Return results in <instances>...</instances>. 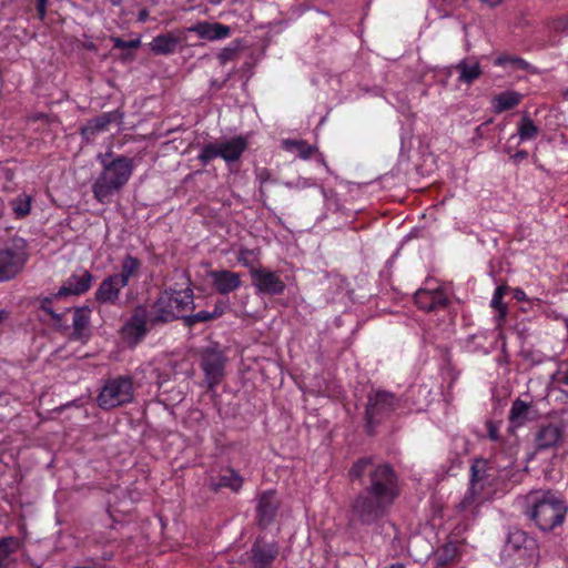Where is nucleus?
Instances as JSON below:
<instances>
[{"mask_svg": "<svg viewBox=\"0 0 568 568\" xmlns=\"http://www.w3.org/2000/svg\"><path fill=\"white\" fill-rule=\"evenodd\" d=\"M505 292V286H498L495 290L493 298L490 301V306L497 312L498 324L504 321L507 314V306L503 303Z\"/></svg>", "mask_w": 568, "mask_h": 568, "instance_id": "nucleus-35", "label": "nucleus"}, {"mask_svg": "<svg viewBox=\"0 0 568 568\" xmlns=\"http://www.w3.org/2000/svg\"><path fill=\"white\" fill-rule=\"evenodd\" d=\"M488 436L491 440H495V442L498 440L499 439L498 429L495 426L490 425L489 429H488Z\"/></svg>", "mask_w": 568, "mask_h": 568, "instance_id": "nucleus-46", "label": "nucleus"}, {"mask_svg": "<svg viewBox=\"0 0 568 568\" xmlns=\"http://www.w3.org/2000/svg\"><path fill=\"white\" fill-rule=\"evenodd\" d=\"M214 288L223 295L239 290L242 285L241 274L229 270H214L209 273Z\"/></svg>", "mask_w": 568, "mask_h": 568, "instance_id": "nucleus-17", "label": "nucleus"}, {"mask_svg": "<svg viewBox=\"0 0 568 568\" xmlns=\"http://www.w3.org/2000/svg\"><path fill=\"white\" fill-rule=\"evenodd\" d=\"M455 69L458 72V81L470 84L481 74V68L478 62L464 59L459 61Z\"/></svg>", "mask_w": 568, "mask_h": 568, "instance_id": "nucleus-27", "label": "nucleus"}, {"mask_svg": "<svg viewBox=\"0 0 568 568\" xmlns=\"http://www.w3.org/2000/svg\"><path fill=\"white\" fill-rule=\"evenodd\" d=\"M150 308L153 313V322L159 324L172 322L193 308V291L190 287L179 291L166 290L159 295Z\"/></svg>", "mask_w": 568, "mask_h": 568, "instance_id": "nucleus-3", "label": "nucleus"}, {"mask_svg": "<svg viewBox=\"0 0 568 568\" xmlns=\"http://www.w3.org/2000/svg\"><path fill=\"white\" fill-rule=\"evenodd\" d=\"M152 320L151 308L144 305L136 306L121 328L123 341L132 347L136 346L152 327L159 325L158 322Z\"/></svg>", "mask_w": 568, "mask_h": 568, "instance_id": "nucleus-6", "label": "nucleus"}, {"mask_svg": "<svg viewBox=\"0 0 568 568\" xmlns=\"http://www.w3.org/2000/svg\"><path fill=\"white\" fill-rule=\"evenodd\" d=\"M458 556V546L456 542L449 541L445 544L438 551V564L446 565L455 560Z\"/></svg>", "mask_w": 568, "mask_h": 568, "instance_id": "nucleus-37", "label": "nucleus"}, {"mask_svg": "<svg viewBox=\"0 0 568 568\" xmlns=\"http://www.w3.org/2000/svg\"><path fill=\"white\" fill-rule=\"evenodd\" d=\"M523 100V94L516 91H504L495 95L491 105L495 113H501L517 106Z\"/></svg>", "mask_w": 568, "mask_h": 568, "instance_id": "nucleus-26", "label": "nucleus"}, {"mask_svg": "<svg viewBox=\"0 0 568 568\" xmlns=\"http://www.w3.org/2000/svg\"><path fill=\"white\" fill-rule=\"evenodd\" d=\"M315 185V182L307 178L298 176L294 181H286L284 182V186L287 189H296V190H303L307 187H312Z\"/></svg>", "mask_w": 568, "mask_h": 568, "instance_id": "nucleus-41", "label": "nucleus"}, {"mask_svg": "<svg viewBox=\"0 0 568 568\" xmlns=\"http://www.w3.org/2000/svg\"><path fill=\"white\" fill-rule=\"evenodd\" d=\"M141 268V261L130 254L125 255L121 263V272L113 274L118 280L126 286L131 277L139 275Z\"/></svg>", "mask_w": 568, "mask_h": 568, "instance_id": "nucleus-28", "label": "nucleus"}, {"mask_svg": "<svg viewBox=\"0 0 568 568\" xmlns=\"http://www.w3.org/2000/svg\"><path fill=\"white\" fill-rule=\"evenodd\" d=\"M93 276L90 272L83 271L81 274H73L68 277L54 297H64L69 295H81L89 291Z\"/></svg>", "mask_w": 568, "mask_h": 568, "instance_id": "nucleus-18", "label": "nucleus"}, {"mask_svg": "<svg viewBox=\"0 0 568 568\" xmlns=\"http://www.w3.org/2000/svg\"><path fill=\"white\" fill-rule=\"evenodd\" d=\"M102 171L92 184L94 199L102 204L109 203L113 194L120 192L132 176L133 160L119 155L110 162L101 161Z\"/></svg>", "mask_w": 568, "mask_h": 568, "instance_id": "nucleus-2", "label": "nucleus"}, {"mask_svg": "<svg viewBox=\"0 0 568 568\" xmlns=\"http://www.w3.org/2000/svg\"><path fill=\"white\" fill-rule=\"evenodd\" d=\"M280 503L275 490H265L256 497V513L258 524L268 526L275 518Z\"/></svg>", "mask_w": 568, "mask_h": 568, "instance_id": "nucleus-16", "label": "nucleus"}, {"mask_svg": "<svg viewBox=\"0 0 568 568\" xmlns=\"http://www.w3.org/2000/svg\"><path fill=\"white\" fill-rule=\"evenodd\" d=\"M32 197L26 193H22L14 197L10 205L17 217H24L30 213Z\"/></svg>", "mask_w": 568, "mask_h": 568, "instance_id": "nucleus-33", "label": "nucleus"}, {"mask_svg": "<svg viewBox=\"0 0 568 568\" xmlns=\"http://www.w3.org/2000/svg\"><path fill=\"white\" fill-rule=\"evenodd\" d=\"M565 501L550 490H534L526 496L525 514L542 531H551L566 517Z\"/></svg>", "mask_w": 568, "mask_h": 568, "instance_id": "nucleus-1", "label": "nucleus"}, {"mask_svg": "<svg viewBox=\"0 0 568 568\" xmlns=\"http://www.w3.org/2000/svg\"><path fill=\"white\" fill-rule=\"evenodd\" d=\"M509 61L523 69L526 68V65H527V63L520 58H511V59H509Z\"/></svg>", "mask_w": 568, "mask_h": 568, "instance_id": "nucleus-47", "label": "nucleus"}, {"mask_svg": "<svg viewBox=\"0 0 568 568\" xmlns=\"http://www.w3.org/2000/svg\"><path fill=\"white\" fill-rule=\"evenodd\" d=\"M243 479L233 469H225L219 477V481L211 480L210 487L217 490L222 487H227L233 491H239L242 487Z\"/></svg>", "mask_w": 568, "mask_h": 568, "instance_id": "nucleus-30", "label": "nucleus"}, {"mask_svg": "<svg viewBox=\"0 0 568 568\" xmlns=\"http://www.w3.org/2000/svg\"><path fill=\"white\" fill-rule=\"evenodd\" d=\"M251 276L257 294L281 295L286 288L280 274L265 267L252 268Z\"/></svg>", "mask_w": 568, "mask_h": 568, "instance_id": "nucleus-13", "label": "nucleus"}, {"mask_svg": "<svg viewBox=\"0 0 568 568\" xmlns=\"http://www.w3.org/2000/svg\"><path fill=\"white\" fill-rule=\"evenodd\" d=\"M565 438V428L560 424L549 423L541 425L535 434V447L537 450L557 448Z\"/></svg>", "mask_w": 568, "mask_h": 568, "instance_id": "nucleus-15", "label": "nucleus"}, {"mask_svg": "<svg viewBox=\"0 0 568 568\" xmlns=\"http://www.w3.org/2000/svg\"><path fill=\"white\" fill-rule=\"evenodd\" d=\"M181 41L182 38L179 34L174 32H168L156 36L150 42V49L155 54L169 55L175 52Z\"/></svg>", "mask_w": 568, "mask_h": 568, "instance_id": "nucleus-24", "label": "nucleus"}, {"mask_svg": "<svg viewBox=\"0 0 568 568\" xmlns=\"http://www.w3.org/2000/svg\"><path fill=\"white\" fill-rule=\"evenodd\" d=\"M189 32L195 33L199 38L216 41L221 39H225L231 34V28L229 26L219 23V22H207L202 21L190 28H187Z\"/></svg>", "mask_w": 568, "mask_h": 568, "instance_id": "nucleus-23", "label": "nucleus"}, {"mask_svg": "<svg viewBox=\"0 0 568 568\" xmlns=\"http://www.w3.org/2000/svg\"><path fill=\"white\" fill-rule=\"evenodd\" d=\"M7 318V313L4 311H0V323Z\"/></svg>", "mask_w": 568, "mask_h": 568, "instance_id": "nucleus-58", "label": "nucleus"}, {"mask_svg": "<svg viewBox=\"0 0 568 568\" xmlns=\"http://www.w3.org/2000/svg\"><path fill=\"white\" fill-rule=\"evenodd\" d=\"M247 148V141L243 136H234L231 140L210 143L203 146L197 159L206 165L215 158H222L225 162L237 161Z\"/></svg>", "mask_w": 568, "mask_h": 568, "instance_id": "nucleus-8", "label": "nucleus"}, {"mask_svg": "<svg viewBox=\"0 0 568 568\" xmlns=\"http://www.w3.org/2000/svg\"><path fill=\"white\" fill-rule=\"evenodd\" d=\"M514 158H516V159H525V158H527V152L526 151H519V152H517L514 155Z\"/></svg>", "mask_w": 568, "mask_h": 568, "instance_id": "nucleus-54", "label": "nucleus"}, {"mask_svg": "<svg viewBox=\"0 0 568 568\" xmlns=\"http://www.w3.org/2000/svg\"><path fill=\"white\" fill-rule=\"evenodd\" d=\"M566 28H568V22L566 20L560 19L555 24L556 30H565Z\"/></svg>", "mask_w": 568, "mask_h": 568, "instance_id": "nucleus-48", "label": "nucleus"}, {"mask_svg": "<svg viewBox=\"0 0 568 568\" xmlns=\"http://www.w3.org/2000/svg\"><path fill=\"white\" fill-rule=\"evenodd\" d=\"M12 542H14L13 538H3L0 540V567L11 554L12 549L10 548V544Z\"/></svg>", "mask_w": 568, "mask_h": 568, "instance_id": "nucleus-42", "label": "nucleus"}, {"mask_svg": "<svg viewBox=\"0 0 568 568\" xmlns=\"http://www.w3.org/2000/svg\"><path fill=\"white\" fill-rule=\"evenodd\" d=\"M54 298V294L52 296L40 298L39 307L53 320L55 327L67 328L65 322L63 321V314L54 312L51 307V303Z\"/></svg>", "mask_w": 568, "mask_h": 568, "instance_id": "nucleus-34", "label": "nucleus"}, {"mask_svg": "<svg viewBox=\"0 0 568 568\" xmlns=\"http://www.w3.org/2000/svg\"><path fill=\"white\" fill-rule=\"evenodd\" d=\"M506 551L515 562L511 568H532L539 558L537 541L521 530L509 535Z\"/></svg>", "mask_w": 568, "mask_h": 568, "instance_id": "nucleus-4", "label": "nucleus"}, {"mask_svg": "<svg viewBox=\"0 0 568 568\" xmlns=\"http://www.w3.org/2000/svg\"><path fill=\"white\" fill-rule=\"evenodd\" d=\"M278 555V547L275 542L256 540L251 549V559L254 568H271Z\"/></svg>", "mask_w": 568, "mask_h": 568, "instance_id": "nucleus-20", "label": "nucleus"}, {"mask_svg": "<svg viewBox=\"0 0 568 568\" xmlns=\"http://www.w3.org/2000/svg\"><path fill=\"white\" fill-rule=\"evenodd\" d=\"M113 44L118 49H136L140 47V40L134 39L130 41L122 40L121 38H113Z\"/></svg>", "mask_w": 568, "mask_h": 568, "instance_id": "nucleus-43", "label": "nucleus"}, {"mask_svg": "<svg viewBox=\"0 0 568 568\" xmlns=\"http://www.w3.org/2000/svg\"><path fill=\"white\" fill-rule=\"evenodd\" d=\"M27 261L28 253L23 240H16L10 246L0 248V282L16 277Z\"/></svg>", "mask_w": 568, "mask_h": 568, "instance_id": "nucleus-9", "label": "nucleus"}, {"mask_svg": "<svg viewBox=\"0 0 568 568\" xmlns=\"http://www.w3.org/2000/svg\"><path fill=\"white\" fill-rule=\"evenodd\" d=\"M562 97H564V99H565V100H567V101H568V89H565V90L562 91Z\"/></svg>", "mask_w": 568, "mask_h": 568, "instance_id": "nucleus-59", "label": "nucleus"}, {"mask_svg": "<svg viewBox=\"0 0 568 568\" xmlns=\"http://www.w3.org/2000/svg\"><path fill=\"white\" fill-rule=\"evenodd\" d=\"M91 311L87 307H78L73 311L72 333L70 338L85 344L91 337L90 328Z\"/></svg>", "mask_w": 568, "mask_h": 568, "instance_id": "nucleus-21", "label": "nucleus"}, {"mask_svg": "<svg viewBox=\"0 0 568 568\" xmlns=\"http://www.w3.org/2000/svg\"><path fill=\"white\" fill-rule=\"evenodd\" d=\"M445 2L452 4V6H458L465 2V0H444Z\"/></svg>", "mask_w": 568, "mask_h": 568, "instance_id": "nucleus-53", "label": "nucleus"}, {"mask_svg": "<svg viewBox=\"0 0 568 568\" xmlns=\"http://www.w3.org/2000/svg\"><path fill=\"white\" fill-rule=\"evenodd\" d=\"M282 146L285 151L295 153L302 160H308L317 151L315 145H311L304 140L287 139L282 142Z\"/></svg>", "mask_w": 568, "mask_h": 568, "instance_id": "nucleus-29", "label": "nucleus"}, {"mask_svg": "<svg viewBox=\"0 0 568 568\" xmlns=\"http://www.w3.org/2000/svg\"><path fill=\"white\" fill-rule=\"evenodd\" d=\"M222 314H223V310L213 311V312L201 311V312L195 313L191 317H189V323L192 324V323L211 321V320L220 317Z\"/></svg>", "mask_w": 568, "mask_h": 568, "instance_id": "nucleus-39", "label": "nucleus"}, {"mask_svg": "<svg viewBox=\"0 0 568 568\" xmlns=\"http://www.w3.org/2000/svg\"><path fill=\"white\" fill-rule=\"evenodd\" d=\"M483 3L489 6V7H497L499 6L504 0H480Z\"/></svg>", "mask_w": 568, "mask_h": 568, "instance_id": "nucleus-49", "label": "nucleus"}, {"mask_svg": "<svg viewBox=\"0 0 568 568\" xmlns=\"http://www.w3.org/2000/svg\"><path fill=\"white\" fill-rule=\"evenodd\" d=\"M225 307H226V304H225V303H222V304H221V306H220V305H216V306H215V308H214V311H221V310H223V311H224V308H225Z\"/></svg>", "mask_w": 568, "mask_h": 568, "instance_id": "nucleus-57", "label": "nucleus"}, {"mask_svg": "<svg viewBox=\"0 0 568 568\" xmlns=\"http://www.w3.org/2000/svg\"><path fill=\"white\" fill-rule=\"evenodd\" d=\"M34 1H36V8H37L39 19L44 20L45 14H47L48 0H34Z\"/></svg>", "mask_w": 568, "mask_h": 568, "instance_id": "nucleus-45", "label": "nucleus"}, {"mask_svg": "<svg viewBox=\"0 0 568 568\" xmlns=\"http://www.w3.org/2000/svg\"><path fill=\"white\" fill-rule=\"evenodd\" d=\"M530 405L521 399L513 402L509 410V420L516 425H523L528 419Z\"/></svg>", "mask_w": 568, "mask_h": 568, "instance_id": "nucleus-31", "label": "nucleus"}, {"mask_svg": "<svg viewBox=\"0 0 568 568\" xmlns=\"http://www.w3.org/2000/svg\"><path fill=\"white\" fill-rule=\"evenodd\" d=\"M371 485L366 490L394 503L397 497L396 476L388 465H378L369 471Z\"/></svg>", "mask_w": 568, "mask_h": 568, "instance_id": "nucleus-10", "label": "nucleus"}, {"mask_svg": "<svg viewBox=\"0 0 568 568\" xmlns=\"http://www.w3.org/2000/svg\"><path fill=\"white\" fill-rule=\"evenodd\" d=\"M415 302L420 310L432 312L444 308L448 300L444 291L437 287L418 290L415 294Z\"/></svg>", "mask_w": 568, "mask_h": 568, "instance_id": "nucleus-19", "label": "nucleus"}, {"mask_svg": "<svg viewBox=\"0 0 568 568\" xmlns=\"http://www.w3.org/2000/svg\"><path fill=\"white\" fill-rule=\"evenodd\" d=\"M118 120L116 112H105L101 115L88 121V123L81 129V134L90 140L98 133L106 131L108 126Z\"/></svg>", "mask_w": 568, "mask_h": 568, "instance_id": "nucleus-25", "label": "nucleus"}, {"mask_svg": "<svg viewBox=\"0 0 568 568\" xmlns=\"http://www.w3.org/2000/svg\"><path fill=\"white\" fill-rule=\"evenodd\" d=\"M371 458H361L353 464L349 469V476L352 479H359L365 470H367L372 466Z\"/></svg>", "mask_w": 568, "mask_h": 568, "instance_id": "nucleus-38", "label": "nucleus"}, {"mask_svg": "<svg viewBox=\"0 0 568 568\" xmlns=\"http://www.w3.org/2000/svg\"><path fill=\"white\" fill-rule=\"evenodd\" d=\"M225 358L216 344H211L202 351L201 366L210 387L220 383L224 372Z\"/></svg>", "mask_w": 568, "mask_h": 568, "instance_id": "nucleus-12", "label": "nucleus"}, {"mask_svg": "<svg viewBox=\"0 0 568 568\" xmlns=\"http://www.w3.org/2000/svg\"><path fill=\"white\" fill-rule=\"evenodd\" d=\"M239 53V45H230L222 49L217 55L220 64L225 65L227 62L233 61Z\"/></svg>", "mask_w": 568, "mask_h": 568, "instance_id": "nucleus-40", "label": "nucleus"}, {"mask_svg": "<svg viewBox=\"0 0 568 568\" xmlns=\"http://www.w3.org/2000/svg\"><path fill=\"white\" fill-rule=\"evenodd\" d=\"M149 17V12L144 9L139 12L138 19L140 22H145Z\"/></svg>", "mask_w": 568, "mask_h": 568, "instance_id": "nucleus-50", "label": "nucleus"}, {"mask_svg": "<svg viewBox=\"0 0 568 568\" xmlns=\"http://www.w3.org/2000/svg\"><path fill=\"white\" fill-rule=\"evenodd\" d=\"M539 133L538 126L528 116H523L518 123V135L520 141H529L535 139Z\"/></svg>", "mask_w": 568, "mask_h": 568, "instance_id": "nucleus-32", "label": "nucleus"}, {"mask_svg": "<svg viewBox=\"0 0 568 568\" xmlns=\"http://www.w3.org/2000/svg\"><path fill=\"white\" fill-rule=\"evenodd\" d=\"M125 287L113 274L106 276L95 291V300L101 304L118 303L121 290Z\"/></svg>", "mask_w": 568, "mask_h": 568, "instance_id": "nucleus-22", "label": "nucleus"}, {"mask_svg": "<svg viewBox=\"0 0 568 568\" xmlns=\"http://www.w3.org/2000/svg\"><path fill=\"white\" fill-rule=\"evenodd\" d=\"M255 178L258 181L260 185L262 186L264 183L271 181L272 173L266 168H257L255 169Z\"/></svg>", "mask_w": 568, "mask_h": 568, "instance_id": "nucleus-44", "label": "nucleus"}, {"mask_svg": "<svg viewBox=\"0 0 568 568\" xmlns=\"http://www.w3.org/2000/svg\"><path fill=\"white\" fill-rule=\"evenodd\" d=\"M260 251L251 250L246 247H241L237 253V261L244 267H247L250 271L252 268H257L256 264L258 263Z\"/></svg>", "mask_w": 568, "mask_h": 568, "instance_id": "nucleus-36", "label": "nucleus"}, {"mask_svg": "<svg viewBox=\"0 0 568 568\" xmlns=\"http://www.w3.org/2000/svg\"><path fill=\"white\" fill-rule=\"evenodd\" d=\"M486 474V462L475 460L470 467L469 489L464 499L459 503L458 508L464 511L473 507L477 497L484 489Z\"/></svg>", "mask_w": 568, "mask_h": 568, "instance_id": "nucleus-14", "label": "nucleus"}, {"mask_svg": "<svg viewBox=\"0 0 568 568\" xmlns=\"http://www.w3.org/2000/svg\"><path fill=\"white\" fill-rule=\"evenodd\" d=\"M565 364H568V361L565 362ZM561 383L565 385H568V369L564 373V376L561 378Z\"/></svg>", "mask_w": 568, "mask_h": 568, "instance_id": "nucleus-55", "label": "nucleus"}, {"mask_svg": "<svg viewBox=\"0 0 568 568\" xmlns=\"http://www.w3.org/2000/svg\"><path fill=\"white\" fill-rule=\"evenodd\" d=\"M398 403L396 397L388 392L377 390L368 396L366 416L368 425H374L384 416L394 412Z\"/></svg>", "mask_w": 568, "mask_h": 568, "instance_id": "nucleus-11", "label": "nucleus"}, {"mask_svg": "<svg viewBox=\"0 0 568 568\" xmlns=\"http://www.w3.org/2000/svg\"><path fill=\"white\" fill-rule=\"evenodd\" d=\"M484 338H485L484 334H475L469 338V341L484 339Z\"/></svg>", "mask_w": 568, "mask_h": 568, "instance_id": "nucleus-56", "label": "nucleus"}, {"mask_svg": "<svg viewBox=\"0 0 568 568\" xmlns=\"http://www.w3.org/2000/svg\"><path fill=\"white\" fill-rule=\"evenodd\" d=\"M504 61H505V60H504L503 58H498V59H497V61H496V63H497V64H503V63H504Z\"/></svg>", "mask_w": 568, "mask_h": 568, "instance_id": "nucleus-60", "label": "nucleus"}, {"mask_svg": "<svg viewBox=\"0 0 568 568\" xmlns=\"http://www.w3.org/2000/svg\"><path fill=\"white\" fill-rule=\"evenodd\" d=\"M392 505L393 501L365 489L352 504L353 519L371 525L382 518Z\"/></svg>", "mask_w": 568, "mask_h": 568, "instance_id": "nucleus-5", "label": "nucleus"}, {"mask_svg": "<svg viewBox=\"0 0 568 568\" xmlns=\"http://www.w3.org/2000/svg\"><path fill=\"white\" fill-rule=\"evenodd\" d=\"M474 351H483L484 354H489L490 351L488 348H485L480 343H478V345L476 347L473 348Z\"/></svg>", "mask_w": 568, "mask_h": 568, "instance_id": "nucleus-52", "label": "nucleus"}, {"mask_svg": "<svg viewBox=\"0 0 568 568\" xmlns=\"http://www.w3.org/2000/svg\"><path fill=\"white\" fill-rule=\"evenodd\" d=\"M515 297L518 300V301H524L526 298V294L523 290H516L515 291Z\"/></svg>", "mask_w": 568, "mask_h": 568, "instance_id": "nucleus-51", "label": "nucleus"}, {"mask_svg": "<svg viewBox=\"0 0 568 568\" xmlns=\"http://www.w3.org/2000/svg\"><path fill=\"white\" fill-rule=\"evenodd\" d=\"M133 399V382L129 376H119L105 382L98 396V405L111 409Z\"/></svg>", "mask_w": 568, "mask_h": 568, "instance_id": "nucleus-7", "label": "nucleus"}]
</instances>
